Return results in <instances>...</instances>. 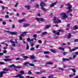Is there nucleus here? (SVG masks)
<instances>
[{
	"instance_id": "obj_33",
	"label": "nucleus",
	"mask_w": 78,
	"mask_h": 78,
	"mask_svg": "<svg viewBox=\"0 0 78 78\" xmlns=\"http://www.w3.org/2000/svg\"><path fill=\"white\" fill-rule=\"evenodd\" d=\"M19 73H20V74H24V72L23 71H20L19 72Z\"/></svg>"
},
{
	"instance_id": "obj_63",
	"label": "nucleus",
	"mask_w": 78,
	"mask_h": 78,
	"mask_svg": "<svg viewBox=\"0 0 78 78\" xmlns=\"http://www.w3.org/2000/svg\"><path fill=\"white\" fill-rule=\"evenodd\" d=\"M67 67V65H64L63 68H66Z\"/></svg>"
},
{
	"instance_id": "obj_29",
	"label": "nucleus",
	"mask_w": 78,
	"mask_h": 78,
	"mask_svg": "<svg viewBox=\"0 0 78 78\" xmlns=\"http://www.w3.org/2000/svg\"><path fill=\"white\" fill-rule=\"evenodd\" d=\"M9 67H14V68H15L16 66H15V65L14 64H12V65H10L9 66Z\"/></svg>"
},
{
	"instance_id": "obj_21",
	"label": "nucleus",
	"mask_w": 78,
	"mask_h": 78,
	"mask_svg": "<svg viewBox=\"0 0 78 78\" xmlns=\"http://www.w3.org/2000/svg\"><path fill=\"white\" fill-rule=\"evenodd\" d=\"M3 71H6V72H8L9 71V69L6 68H4L2 69Z\"/></svg>"
},
{
	"instance_id": "obj_58",
	"label": "nucleus",
	"mask_w": 78,
	"mask_h": 78,
	"mask_svg": "<svg viewBox=\"0 0 78 78\" xmlns=\"http://www.w3.org/2000/svg\"><path fill=\"white\" fill-rule=\"evenodd\" d=\"M10 56H5V58H10Z\"/></svg>"
},
{
	"instance_id": "obj_48",
	"label": "nucleus",
	"mask_w": 78,
	"mask_h": 78,
	"mask_svg": "<svg viewBox=\"0 0 78 78\" xmlns=\"http://www.w3.org/2000/svg\"><path fill=\"white\" fill-rule=\"evenodd\" d=\"M37 34H34L33 35V37H36L37 36Z\"/></svg>"
},
{
	"instance_id": "obj_59",
	"label": "nucleus",
	"mask_w": 78,
	"mask_h": 78,
	"mask_svg": "<svg viewBox=\"0 0 78 78\" xmlns=\"http://www.w3.org/2000/svg\"><path fill=\"white\" fill-rule=\"evenodd\" d=\"M74 42H78V39L74 40Z\"/></svg>"
},
{
	"instance_id": "obj_56",
	"label": "nucleus",
	"mask_w": 78,
	"mask_h": 78,
	"mask_svg": "<svg viewBox=\"0 0 78 78\" xmlns=\"http://www.w3.org/2000/svg\"><path fill=\"white\" fill-rule=\"evenodd\" d=\"M2 23L3 25H6V23L5 22H2Z\"/></svg>"
},
{
	"instance_id": "obj_25",
	"label": "nucleus",
	"mask_w": 78,
	"mask_h": 78,
	"mask_svg": "<svg viewBox=\"0 0 78 78\" xmlns=\"http://www.w3.org/2000/svg\"><path fill=\"white\" fill-rule=\"evenodd\" d=\"M51 52H52V53H56V51L53 50V49H51Z\"/></svg>"
},
{
	"instance_id": "obj_14",
	"label": "nucleus",
	"mask_w": 78,
	"mask_h": 78,
	"mask_svg": "<svg viewBox=\"0 0 78 78\" xmlns=\"http://www.w3.org/2000/svg\"><path fill=\"white\" fill-rule=\"evenodd\" d=\"M25 7L27 8L28 10H30L31 6L29 5H26L25 6Z\"/></svg>"
},
{
	"instance_id": "obj_13",
	"label": "nucleus",
	"mask_w": 78,
	"mask_h": 78,
	"mask_svg": "<svg viewBox=\"0 0 78 78\" xmlns=\"http://www.w3.org/2000/svg\"><path fill=\"white\" fill-rule=\"evenodd\" d=\"M19 37L20 40H22V41H23V43H24V44L27 43H26V42H25V39H22V37L19 36Z\"/></svg>"
},
{
	"instance_id": "obj_30",
	"label": "nucleus",
	"mask_w": 78,
	"mask_h": 78,
	"mask_svg": "<svg viewBox=\"0 0 78 78\" xmlns=\"http://www.w3.org/2000/svg\"><path fill=\"white\" fill-rule=\"evenodd\" d=\"M44 54H49L50 52L48 51H44Z\"/></svg>"
},
{
	"instance_id": "obj_51",
	"label": "nucleus",
	"mask_w": 78,
	"mask_h": 78,
	"mask_svg": "<svg viewBox=\"0 0 78 78\" xmlns=\"http://www.w3.org/2000/svg\"><path fill=\"white\" fill-rule=\"evenodd\" d=\"M5 18H9V16L8 15H5Z\"/></svg>"
},
{
	"instance_id": "obj_23",
	"label": "nucleus",
	"mask_w": 78,
	"mask_h": 78,
	"mask_svg": "<svg viewBox=\"0 0 78 78\" xmlns=\"http://www.w3.org/2000/svg\"><path fill=\"white\" fill-rule=\"evenodd\" d=\"M78 29V26H74L73 29L74 30H77Z\"/></svg>"
},
{
	"instance_id": "obj_24",
	"label": "nucleus",
	"mask_w": 78,
	"mask_h": 78,
	"mask_svg": "<svg viewBox=\"0 0 78 78\" xmlns=\"http://www.w3.org/2000/svg\"><path fill=\"white\" fill-rule=\"evenodd\" d=\"M23 21H25V19L20 20L18 21V22H19L20 23H22V22H23Z\"/></svg>"
},
{
	"instance_id": "obj_50",
	"label": "nucleus",
	"mask_w": 78,
	"mask_h": 78,
	"mask_svg": "<svg viewBox=\"0 0 78 78\" xmlns=\"http://www.w3.org/2000/svg\"><path fill=\"white\" fill-rule=\"evenodd\" d=\"M12 28H15V24H13L12 25Z\"/></svg>"
},
{
	"instance_id": "obj_28",
	"label": "nucleus",
	"mask_w": 78,
	"mask_h": 78,
	"mask_svg": "<svg viewBox=\"0 0 78 78\" xmlns=\"http://www.w3.org/2000/svg\"><path fill=\"white\" fill-rule=\"evenodd\" d=\"M30 58L32 59H33L35 58V56L34 55H31L30 56Z\"/></svg>"
},
{
	"instance_id": "obj_27",
	"label": "nucleus",
	"mask_w": 78,
	"mask_h": 78,
	"mask_svg": "<svg viewBox=\"0 0 78 78\" xmlns=\"http://www.w3.org/2000/svg\"><path fill=\"white\" fill-rule=\"evenodd\" d=\"M27 47H26V50H28L29 49V45H28V44L27 43H26Z\"/></svg>"
},
{
	"instance_id": "obj_44",
	"label": "nucleus",
	"mask_w": 78,
	"mask_h": 78,
	"mask_svg": "<svg viewBox=\"0 0 78 78\" xmlns=\"http://www.w3.org/2000/svg\"><path fill=\"white\" fill-rule=\"evenodd\" d=\"M58 69H59V70H60V69L61 70H62V71L64 70V69L62 68L58 67Z\"/></svg>"
},
{
	"instance_id": "obj_37",
	"label": "nucleus",
	"mask_w": 78,
	"mask_h": 78,
	"mask_svg": "<svg viewBox=\"0 0 78 78\" xmlns=\"http://www.w3.org/2000/svg\"><path fill=\"white\" fill-rule=\"evenodd\" d=\"M27 41H28V42H31V39L30 38H28L27 39Z\"/></svg>"
},
{
	"instance_id": "obj_32",
	"label": "nucleus",
	"mask_w": 78,
	"mask_h": 78,
	"mask_svg": "<svg viewBox=\"0 0 78 78\" xmlns=\"http://www.w3.org/2000/svg\"><path fill=\"white\" fill-rule=\"evenodd\" d=\"M71 70H72L74 73H75V72H76V70L74 69H71Z\"/></svg>"
},
{
	"instance_id": "obj_55",
	"label": "nucleus",
	"mask_w": 78,
	"mask_h": 78,
	"mask_svg": "<svg viewBox=\"0 0 78 78\" xmlns=\"http://www.w3.org/2000/svg\"><path fill=\"white\" fill-rule=\"evenodd\" d=\"M3 52L4 53H7V51H6V50H5L3 51Z\"/></svg>"
},
{
	"instance_id": "obj_17",
	"label": "nucleus",
	"mask_w": 78,
	"mask_h": 78,
	"mask_svg": "<svg viewBox=\"0 0 78 78\" xmlns=\"http://www.w3.org/2000/svg\"><path fill=\"white\" fill-rule=\"evenodd\" d=\"M51 27V25H47L46 27H45V29L46 30L47 29H48L49 28Z\"/></svg>"
},
{
	"instance_id": "obj_9",
	"label": "nucleus",
	"mask_w": 78,
	"mask_h": 78,
	"mask_svg": "<svg viewBox=\"0 0 78 78\" xmlns=\"http://www.w3.org/2000/svg\"><path fill=\"white\" fill-rule=\"evenodd\" d=\"M73 59V58H72V57H70L69 58V59L68 58H62V59L63 61H69L70 59Z\"/></svg>"
},
{
	"instance_id": "obj_31",
	"label": "nucleus",
	"mask_w": 78,
	"mask_h": 78,
	"mask_svg": "<svg viewBox=\"0 0 78 78\" xmlns=\"http://www.w3.org/2000/svg\"><path fill=\"white\" fill-rule=\"evenodd\" d=\"M47 34V32H44L42 33V35H45Z\"/></svg>"
},
{
	"instance_id": "obj_22",
	"label": "nucleus",
	"mask_w": 78,
	"mask_h": 78,
	"mask_svg": "<svg viewBox=\"0 0 78 78\" xmlns=\"http://www.w3.org/2000/svg\"><path fill=\"white\" fill-rule=\"evenodd\" d=\"M75 73L73 74H70L69 75V77L70 78H71V77H72V76H75Z\"/></svg>"
},
{
	"instance_id": "obj_4",
	"label": "nucleus",
	"mask_w": 78,
	"mask_h": 78,
	"mask_svg": "<svg viewBox=\"0 0 78 78\" xmlns=\"http://www.w3.org/2000/svg\"><path fill=\"white\" fill-rule=\"evenodd\" d=\"M5 32L7 33H9L10 34H11L12 35H15L17 34V33L16 32H11L10 31L8 30H4Z\"/></svg>"
},
{
	"instance_id": "obj_41",
	"label": "nucleus",
	"mask_w": 78,
	"mask_h": 78,
	"mask_svg": "<svg viewBox=\"0 0 78 78\" xmlns=\"http://www.w3.org/2000/svg\"><path fill=\"white\" fill-rule=\"evenodd\" d=\"M28 64H30V63H29V62H25L24 63V65H27Z\"/></svg>"
},
{
	"instance_id": "obj_39",
	"label": "nucleus",
	"mask_w": 78,
	"mask_h": 78,
	"mask_svg": "<svg viewBox=\"0 0 78 78\" xmlns=\"http://www.w3.org/2000/svg\"><path fill=\"white\" fill-rule=\"evenodd\" d=\"M20 59H21V58L18 57L16 58V60L17 61L18 60H20Z\"/></svg>"
},
{
	"instance_id": "obj_18",
	"label": "nucleus",
	"mask_w": 78,
	"mask_h": 78,
	"mask_svg": "<svg viewBox=\"0 0 78 78\" xmlns=\"http://www.w3.org/2000/svg\"><path fill=\"white\" fill-rule=\"evenodd\" d=\"M12 60L11 59H4V61L6 62H7V61H11Z\"/></svg>"
},
{
	"instance_id": "obj_15",
	"label": "nucleus",
	"mask_w": 78,
	"mask_h": 78,
	"mask_svg": "<svg viewBox=\"0 0 78 78\" xmlns=\"http://www.w3.org/2000/svg\"><path fill=\"white\" fill-rule=\"evenodd\" d=\"M53 64V63L51 62H48L46 63V65H52Z\"/></svg>"
},
{
	"instance_id": "obj_3",
	"label": "nucleus",
	"mask_w": 78,
	"mask_h": 78,
	"mask_svg": "<svg viewBox=\"0 0 78 78\" xmlns=\"http://www.w3.org/2000/svg\"><path fill=\"white\" fill-rule=\"evenodd\" d=\"M61 16L63 19H66V18H68V16H67V14L66 13H62Z\"/></svg>"
},
{
	"instance_id": "obj_64",
	"label": "nucleus",
	"mask_w": 78,
	"mask_h": 78,
	"mask_svg": "<svg viewBox=\"0 0 78 78\" xmlns=\"http://www.w3.org/2000/svg\"><path fill=\"white\" fill-rule=\"evenodd\" d=\"M75 55H78V52H75Z\"/></svg>"
},
{
	"instance_id": "obj_7",
	"label": "nucleus",
	"mask_w": 78,
	"mask_h": 78,
	"mask_svg": "<svg viewBox=\"0 0 78 78\" xmlns=\"http://www.w3.org/2000/svg\"><path fill=\"white\" fill-rule=\"evenodd\" d=\"M22 76V74H19L16 76H15L13 77V78H17V77H19L20 78H24V77Z\"/></svg>"
},
{
	"instance_id": "obj_43",
	"label": "nucleus",
	"mask_w": 78,
	"mask_h": 78,
	"mask_svg": "<svg viewBox=\"0 0 78 78\" xmlns=\"http://www.w3.org/2000/svg\"><path fill=\"white\" fill-rule=\"evenodd\" d=\"M76 57V55H74L73 56V59H75V57Z\"/></svg>"
},
{
	"instance_id": "obj_46",
	"label": "nucleus",
	"mask_w": 78,
	"mask_h": 78,
	"mask_svg": "<svg viewBox=\"0 0 78 78\" xmlns=\"http://www.w3.org/2000/svg\"><path fill=\"white\" fill-rule=\"evenodd\" d=\"M28 74L29 75H31V74H32V73L31 72V71H29L28 72Z\"/></svg>"
},
{
	"instance_id": "obj_2",
	"label": "nucleus",
	"mask_w": 78,
	"mask_h": 78,
	"mask_svg": "<svg viewBox=\"0 0 78 78\" xmlns=\"http://www.w3.org/2000/svg\"><path fill=\"white\" fill-rule=\"evenodd\" d=\"M40 6L41 7V9L44 11H46V9L43 7V6H46V4L44 3L43 1H41L40 3Z\"/></svg>"
},
{
	"instance_id": "obj_52",
	"label": "nucleus",
	"mask_w": 78,
	"mask_h": 78,
	"mask_svg": "<svg viewBox=\"0 0 78 78\" xmlns=\"http://www.w3.org/2000/svg\"><path fill=\"white\" fill-rule=\"evenodd\" d=\"M19 5V3H16L15 5V7H17V5Z\"/></svg>"
},
{
	"instance_id": "obj_62",
	"label": "nucleus",
	"mask_w": 78,
	"mask_h": 78,
	"mask_svg": "<svg viewBox=\"0 0 78 78\" xmlns=\"http://www.w3.org/2000/svg\"><path fill=\"white\" fill-rule=\"evenodd\" d=\"M17 47H20V44H17Z\"/></svg>"
},
{
	"instance_id": "obj_45",
	"label": "nucleus",
	"mask_w": 78,
	"mask_h": 78,
	"mask_svg": "<svg viewBox=\"0 0 78 78\" xmlns=\"http://www.w3.org/2000/svg\"><path fill=\"white\" fill-rule=\"evenodd\" d=\"M15 68H16L17 69H20L21 67L20 66H15Z\"/></svg>"
},
{
	"instance_id": "obj_16",
	"label": "nucleus",
	"mask_w": 78,
	"mask_h": 78,
	"mask_svg": "<svg viewBox=\"0 0 78 78\" xmlns=\"http://www.w3.org/2000/svg\"><path fill=\"white\" fill-rule=\"evenodd\" d=\"M29 26H30V24L28 23L24 24L23 25V27H27Z\"/></svg>"
},
{
	"instance_id": "obj_8",
	"label": "nucleus",
	"mask_w": 78,
	"mask_h": 78,
	"mask_svg": "<svg viewBox=\"0 0 78 78\" xmlns=\"http://www.w3.org/2000/svg\"><path fill=\"white\" fill-rule=\"evenodd\" d=\"M35 19L37 20H38V21L40 20L41 22H44V20H45L42 18H36Z\"/></svg>"
},
{
	"instance_id": "obj_34",
	"label": "nucleus",
	"mask_w": 78,
	"mask_h": 78,
	"mask_svg": "<svg viewBox=\"0 0 78 78\" xmlns=\"http://www.w3.org/2000/svg\"><path fill=\"white\" fill-rule=\"evenodd\" d=\"M54 76V75H50L48 76V78H52V77H53V76Z\"/></svg>"
},
{
	"instance_id": "obj_11",
	"label": "nucleus",
	"mask_w": 78,
	"mask_h": 78,
	"mask_svg": "<svg viewBox=\"0 0 78 78\" xmlns=\"http://www.w3.org/2000/svg\"><path fill=\"white\" fill-rule=\"evenodd\" d=\"M27 33V32H24L22 33V34H20V36L21 37H22V36H25L26 35V34Z\"/></svg>"
},
{
	"instance_id": "obj_35",
	"label": "nucleus",
	"mask_w": 78,
	"mask_h": 78,
	"mask_svg": "<svg viewBox=\"0 0 78 78\" xmlns=\"http://www.w3.org/2000/svg\"><path fill=\"white\" fill-rule=\"evenodd\" d=\"M34 47H32L30 48V50L31 51H33V50H34Z\"/></svg>"
},
{
	"instance_id": "obj_1",
	"label": "nucleus",
	"mask_w": 78,
	"mask_h": 78,
	"mask_svg": "<svg viewBox=\"0 0 78 78\" xmlns=\"http://www.w3.org/2000/svg\"><path fill=\"white\" fill-rule=\"evenodd\" d=\"M67 6H68L67 9L69 10L66 12V13L68 14V13H69L70 12H72V10L71 9L72 8V6L69 3L67 4Z\"/></svg>"
},
{
	"instance_id": "obj_49",
	"label": "nucleus",
	"mask_w": 78,
	"mask_h": 78,
	"mask_svg": "<svg viewBox=\"0 0 78 78\" xmlns=\"http://www.w3.org/2000/svg\"><path fill=\"white\" fill-rule=\"evenodd\" d=\"M38 42L40 44H41V43H42V41H41V40H38Z\"/></svg>"
},
{
	"instance_id": "obj_40",
	"label": "nucleus",
	"mask_w": 78,
	"mask_h": 78,
	"mask_svg": "<svg viewBox=\"0 0 78 78\" xmlns=\"http://www.w3.org/2000/svg\"><path fill=\"white\" fill-rule=\"evenodd\" d=\"M58 31H59V32H63L64 31V30H61L60 29L58 30Z\"/></svg>"
},
{
	"instance_id": "obj_20",
	"label": "nucleus",
	"mask_w": 78,
	"mask_h": 78,
	"mask_svg": "<svg viewBox=\"0 0 78 78\" xmlns=\"http://www.w3.org/2000/svg\"><path fill=\"white\" fill-rule=\"evenodd\" d=\"M68 39H70V37H71V34L70 33H69L68 34V36L66 37Z\"/></svg>"
},
{
	"instance_id": "obj_19",
	"label": "nucleus",
	"mask_w": 78,
	"mask_h": 78,
	"mask_svg": "<svg viewBox=\"0 0 78 78\" xmlns=\"http://www.w3.org/2000/svg\"><path fill=\"white\" fill-rule=\"evenodd\" d=\"M34 40H35V41H34V42H36V38H34V39L32 38L31 40H30V42H33Z\"/></svg>"
},
{
	"instance_id": "obj_54",
	"label": "nucleus",
	"mask_w": 78,
	"mask_h": 78,
	"mask_svg": "<svg viewBox=\"0 0 78 78\" xmlns=\"http://www.w3.org/2000/svg\"><path fill=\"white\" fill-rule=\"evenodd\" d=\"M5 63L3 62H0V64H1V65H3V64H4Z\"/></svg>"
},
{
	"instance_id": "obj_38",
	"label": "nucleus",
	"mask_w": 78,
	"mask_h": 78,
	"mask_svg": "<svg viewBox=\"0 0 78 78\" xmlns=\"http://www.w3.org/2000/svg\"><path fill=\"white\" fill-rule=\"evenodd\" d=\"M3 76V74L2 73V72L0 73V78L2 77Z\"/></svg>"
},
{
	"instance_id": "obj_61",
	"label": "nucleus",
	"mask_w": 78,
	"mask_h": 78,
	"mask_svg": "<svg viewBox=\"0 0 78 78\" xmlns=\"http://www.w3.org/2000/svg\"><path fill=\"white\" fill-rule=\"evenodd\" d=\"M3 74V73H6V72H5V71H2L1 72Z\"/></svg>"
},
{
	"instance_id": "obj_53",
	"label": "nucleus",
	"mask_w": 78,
	"mask_h": 78,
	"mask_svg": "<svg viewBox=\"0 0 78 78\" xmlns=\"http://www.w3.org/2000/svg\"><path fill=\"white\" fill-rule=\"evenodd\" d=\"M35 6H34V7L39 8V5L38 4H36Z\"/></svg>"
},
{
	"instance_id": "obj_6",
	"label": "nucleus",
	"mask_w": 78,
	"mask_h": 78,
	"mask_svg": "<svg viewBox=\"0 0 78 78\" xmlns=\"http://www.w3.org/2000/svg\"><path fill=\"white\" fill-rule=\"evenodd\" d=\"M69 51L71 53L72 52V51H75L76 50H77L78 48V47H76L75 48H73L72 49H71V48L70 47H69Z\"/></svg>"
},
{
	"instance_id": "obj_57",
	"label": "nucleus",
	"mask_w": 78,
	"mask_h": 78,
	"mask_svg": "<svg viewBox=\"0 0 78 78\" xmlns=\"http://www.w3.org/2000/svg\"><path fill=\"white\" fill-rule=\"evenodd\" d=\"M39 45L38 44L36 46H35V47L37 48H39Z\"/></svg>"
},
{
	"instance_id": "obj_26",
	"label": "nucleus",
	"mask_w": 78,
	"mask_h": 78,
	"mask_svg": "<svg viewBox=\"0 0 78 78\" xmlns=\"http://www.w3.org/2000/svg\"><path fill=\"white\" fill-rule=\"evenodd\" d=\"M58 49L60 50H62L63 51H64V48H62L61 47H59V48H58Z\"/></svg>"
},
{
	"instance_id": "obj_47",
	"label": "nucleus",
	"mask_w": 78,
	"mask_h": 78,
	"mask_svg": "<svg viewBox=\"0 0 78 78\" xmlns=\"http://www.w3.org/2000/svg\"><path fill=\"white\" fill-rule=\"evenodd\" d=\"M23 58L25 59H28V57L26 56H23Z\"/></svg>"
},
{
	"instance_id": "obj_60",
	"label": "nucleus",
	"mask_w": 78,
	"mask_h": 78,
	"mask_svg": "<svg viewBox=\"0 0 78 78\" xmlns=\"http://www.w3.org/2000/svg\"><path fill=\"white\" fill-rule=\"evenodd\" d=\"M34 44L32 43L31 44L30 46L31 47H33V46H34Z\"/></svg>"
},
{
	"instance_id": "obj_5",
	"label": "nucleus",
	"mask_w": 78,
	"mask_h": 78,
	"mask_svg": "<svg viewBox=\"0 0 78 78\" xmlns=\"http://www.w3.org/2000/svg\"><path fill=\"white\" fill-rule=\"evenodd\" d=\"M54 21V23H61V20L59 19H57L55 17H54L53 20Z\"/></svg>"
},
{
	"instance_id": "obj_36",
	"label": "nucleus",
	"mask_w": 78,
	"mask_h": 78,
	"mask_svg": "<svg viewBox=\"0 0 78 78\" xmlns=\"http://www.w3.org/2000/svg\"><path fill=\"white\" fill-rule=\"evenodd\" d=\"M29 65H30V66H32L33 67H34V65L32 64V63H29Z\"/></svg>"
},
{
	"instance_id": "obj_10",
	"label": "nucleus",
	"mask_w": 78,
	"mask_h": 78,
	"mask_svg": "<svg viewBox=\"0 0 78 78\" xmlns=\"http://www.w3.org/2000/svg\"><path fill=\"white\" fill-rule=\"evenodd\" d=\"M9 42H11V43H12V46H13V47H16V42L12 41V40H11L9 41Z\"/></svg>"
},
{
	"instance_id": "obj_42",
	"label": "nucleus",
	"mask_w": 78,
	"mask_h": 78,
	"mask_svg": "<svg viewBox=\"0 0 78 78\" xmlns=\"http://www.w3.org/2000/svg\"><path fill=\"white\" fill-rule=\"evenodd\" d=\"M67 53H68V52H63V54L64 55H66L67 54Z\"/></svg>"
},
{
	"instance_id": "obj_12",
	"label": "nucleus",
	"mask_w": 78,
	"mask_h": 78,
	"mask_svg": "<svg viewBox=\"0 0 78 78\" xmlns=\"http://www.w3.org/2000/svg\"><path fill=\"white\" fill-rule=\"evenodd\" d=\"M56 3H57V2H56L52 3L50 5V8H52V7H53L55 5H56Z\"/></svg>"
}]
</instances>
